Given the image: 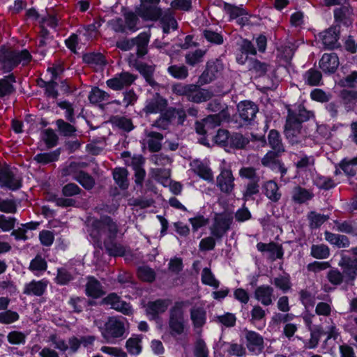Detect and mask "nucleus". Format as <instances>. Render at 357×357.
<instances>
[{
  "label": "nucleus",
  "mask_w": 357,
  "mask_h": 357,
  "mask_svg": "<svg viewBox=\"0 0 357 357\" xmlns=\"http://www.w3.org/2000/svg\"><path fill=\"white\" fill-rule=\"evenodd\" d=\"M118 232L116 222L111 217L103 215L93 221L90 235L97 241L100 240L102 235H107L104 246L108 254L114 257H121L125 254L126 249L123 245L115 241Z\"/></svg>",
  "instance_id": "nucleus-1"
},
{
  "label": "nucleus",
  "mask_w": 357,
  "mask_h": 357,
  "mask_svg": "<svg viewBox=\"0 0 357 357\" xmlns=\"http://www.w3.org/2000/svg\"><path fill=\"white\" fill-rule=\"evenodd\" d=\"M32 56L27 50H15L1 47L0 48V70L10 73L19 64L25 66L31 61Z\"/></svg>",
  "instance_id": "nucleus-2"
},
{
  "label": "nucleus",
  "mask_w": 357,
  "mask_h": 357,
  "mask_svg": "<svg viewBox=\"0 0 357 357\" xmlns=\"http://www.w3.org/2000/svg\"><path fill=\"white\" fill-rule=\"evenodd\" d=\"M172 91L173 93L185 96L189 101L197 104L206 102L213 96V93L211 90L201 88L194 84L177 83L172 86Z\"/></svg>",
  "instance_id": "nucleus-3"
},
{
  "label": "nucleus",
  "mask_w": 357,
  "mask_h": 357,
  "mask_svg": "<svg viewBox=\"0 0 357 357\" xmlns=\"http://www.w3.org/2000/svg\"><path fill=\"white\" fill-rule=\"evenodd\" d=\"M185 302L178 301L169 310V326L171 330L181 335L184 333L185 321L184 318Z\"/></svg>",
  "instance_id": "nucleus-4"
},
{
  "label": "nucleus",
  "mask_w": 357,
  "mask_h": 357,
  "mask_svg": "<svg viewBox=\"0 0 357 357\" xmlns=\"http://www.w3.org/2000/svg\"><path fill=\"white\" fill-rule=\"evenodd\" d=\"M237 109L238 115L237 121L241 126L253 123L259 111L256 104L248 100L242 101L238 104Z\"/></svg>",
  "instance_id": "nucleus-5"
},
{
  "label": "nucleus",
  "mask_w": 357,
  "mask_h": 357,
  "mask_svg": "<svg viewBox=\"0 0 357 357\" xmlns=\"http://www.w3.org/2000/svg\"><path fill=\"white\" fill-rule=\"evenodd\" d=\"M63 175L72 176L73 178L77 181L86 190H91L95 185L93 178L88 173L77 169V164L71 162L63 170Z\"/></svg>",
  "instance_id": "nucleus-6"
},
{
  "label": "nucleus",
  "mask_w": 357,
  "mask_h": 357,
  "mask_svg": "<svg viewBox=\"0 0 357 357\" xmlns=\"http://www.w3.org/2000/svg\"><path fill=\"white\" fill-rule=\"evenodd\" d=\"M231 224L232 218L229 215L216 214L209 228L211 234L215 237L217 241H220L229 230Z\"/></svg>",
  "instance_id": "nucleus-7"
},
{
  "label": "nucleus",
  "mask_w": 357,
  "mask_h": 357,
  "mask_svg": "<svg viewBox=\"0 0 357 357\" xmlns=\"http://www.w3.org/2000/svg\"><path fill=\"white\" fill-rule=\"evenodd\" d=\"M0 186L16 190L21 188L22 180L9 167H2L0 168Z\"/></svg>",
  "instance_id": "nucleus-8"
},
{
  "label": "nucleus",
  "mask_w": 357,
  "mask_h": 357,
  "mask_svg": "<svg viewBox=\"0 0 357 357\" xmlns=\"http://www.w3.org/2000/svg\"><path fill=\"white\" fill-rule=\"evenodd\" d=\"M136 79V75L128 72H122L116 74L114 77L107 79L106 84L110 89L114 91H120L125 87L130 86Z\"/></svg>",
  "instance_id": "nucleus-9"
},
{
  "label": "nucleus",
  "mask_w": 357,
  "mask_h": 357,
  "mask_svg": "<svg viewBox=\"0 0 357 357\" xmlns=\"http://www.w3.org/2000/svg\"><path fill=\"white\" fill-rule=\"evenodd\" d=\"M282 153L269 151L261 159V164L264 167H268L274 171H278L281 174V177L284 176L287 172L284 164L279 159Z\"/></svg>",
  "instance_id": "nucleus-10"
},
{
  "label": "nucleus",
  "mask_w": 357,
  "mask_h": 357,
  "mask_svg": "<svg viewBox=\"0 0 357 357\" xmlns=\"http://www.w3.org/2000/svg\"><path fill=\"white\" fill-rule=\"evenodd\" d=\"M284 133L291 145L302 144L305 141V135L302 132V125L294 123L290 119L286 121Z\"/></svg>",
  "instance_id": "nucleus-11"
},
{
  "label": "nucleus",
  "mask_w": 357,
  "mask_h": 357,
  "mask_svg": "<svg viewBox=\"0 0 357 357\" xmlns=\"http://www.w3.org/2000/svg\"><path fill=\"white\" fill-rule=\"evenodd\" d=\"M50 282L46 278L32 280L24 284L22 293L27 296H42L47 291Z\"/></svg>",
  "instance_id": "nucleus-12"
},
{
  "label": "nucleus",
  "mask_w": 357,
  "mask_h": 357,
  "mask_svg": "<svg viewBox=\"0 0 357 357\" xmlns=\"http://www.w3.org/2000/svg\"><path fill=\"white\" fill-rule=\"evenodd\" d=\"M171 303L169 299H157L149 301L146 305V312L151 319H156L160 314L164 313Z\"/></svg>",
  "instance_id": "nucleus-13"
},
{
  "label": "nucleus",
  "mask_w": 357,
  "mask_h": 357,
  "mask_svg": "<svg viewBox=\"0 0 357 357\" xmlns=\"http://www.w3.org/2000/svg\"><path fill=\"white\" fill-rule=\"evenodd\" d=\"M255 298L264 306H269L275 300L274 289L267 284L257 287L254 291Z\"/></svg>",
  "instance_id": "nucleus-14"
},
{
  "label": "nucleus",
  "mask_w": 357,
  "mask_h": 357,
  "mask_svg": "<svg viewBox=\"0 0 357 357\" xmlns=\"http://www.w3.org/2000/svg\"><path fill=\"white\" fill-rule=\"evenodd\" d=\"M217 186L224 193L229 194L234 188V177L230 169H223L216 178Z\"/></svg>",
  "instance_id": "nucleus-15"
},
{
  "label": "nucleus",
  "mask_w": 357,
  "mask_h": 357,
  "mask_svg": "<svg viewBox=\"0 0 357 357\" xmlns=\"http://www.w3.org/2000/svg\"><path fill=\"white\" fill-rule=\"evenodd\" d=\"M339 266L343 269V274L347 281H353L357 276V258H351L346 255H342Z\"/></svg>",
  "instance_id": "nucleus-16"
},
{
  "label": "nucleus",
  "mask_w": 357,
  "mask_h": 357,
  "mask_svg": "<svg viewBox=\"0 0 357 357\" xmlns=\"http://www.w3.org/2000/svg\"><path fill=\"white\" fill-rule=\"evenodd\" d=\"M190 314L194 331L201 333L202 328L206 323V310L201 306H194L190 309Z\"/></svg>",
  "instance_id": "nucleus-17"
},
{
  "label": "nucleus",
  "mask_w": 357,
  "mask_h": 357,
  "mask_svg": "<svg viewBox=\"0 0 357 357\" xmlns=\"http://www.w3.org/2000/svg\"><path fill=\"white\" fill-rule=\"evenodd\" d=\"M167 105V100L158 93H155L151 98L146 100L143 111L146 114H156L164 111Z\"/></svg>",
  "instance_id": "nucleus-18"
},
{
  "label": "nucleus",
  "mask_w": 357,
  "mask_h": 357,
  "mask_svg": "<svg viewBox=\"0 0 357 357\" xmlns=\"http://www.w3.org/2000/svg\"><path fill=\"white\" fill-rule=\"evenodd\" d=\"M144 158L142 155H135L131 158L130 166L135 171V183L140 188L143 186V182L146 176V172L142 167L144 164Z\"/></svg>",
  "instance_id": "nucleus-19"
},
{
  "label": "nucleus",
  "mask_w": 357,
  "mask_h": 357,
  "mask_svg": "<svg viewBox=\"0 0 357 357\" xmlns=\"http://www.w3.org/2000/svg\"><path fill=\"white\" fill-rule=\"evenodd\" d=\"M192 171L200 178L208 181H213V174L211 169L206 164L199 160H193L190 163Z\"/></svg>",
  "instance_id": "nucleus-20"
},
{
  "label": "nucleus",
  "mask_w": 357,
  "mask_h": 357,
  "mask_svg": "<svg viewBox=\"0 0 357 357\" xmlns=\"http://www.w3.org/2000/svg\"><path fill=\"white\" fill-rule=\"evenodd\" d=\"M137 13L139 16L145 20L155 21L160 18L162 15V10L157 5L141 4L137 8Z\"/></svg>",
  "instance_id": "nucleus-21"
},
{
  "label": "nucleus",
  "mask_w": 357,
  "mask_h": 357,
  "mask_svg": "<svg viewBox=\"0 0 357 357\" xmlns=\"http://www.w3.org/2000/svg\"><path fill=\"white\" fill-rule=\"evenodd\" d=\"M16 77L13 73L0 78V98H9L15 92Z\"/></svg>",
  "instance_id": "nucleus-22"
},
{
  "label": "nucleus",
  "mask_w": 357,
  "mask_h": 357,
  "mask_svg": "<svg viewBox=\"0 0 357 357\" xmlns=\"http://www.w3.org/2000/svg\"><path fill=\"white\" fill-rule=\"evenodd\" d=\"M105 331L108 335H123L125 333V319L123 317H109L105 324Z\"/></svg>",
  "instance_id": "nucleus-23"
},
{
  "label": "nucleus",
  "mask_w": 357,
  "mask_h": 357,
  "mask_svg": "<svg viewBox=\"0 0 357 357\" xmlns=\"http://www.w3.org/2000/svg\"><path fill=\"white\" fill-rule=\"evenodd\" d=\"M339 66V59L336 54H324L319 61V67L324 73H333Z\"/></svg>",
  "instance_id": "nucleus-24"
},
{
  "label": "nucleus",
  "mask_w": 357,
  "mask_h": 357,
  "mask_svg": "<svg viewBox=\"0 0 357 357\" xmlns=\"http://www.w3.org/2000/svg\"><path fill=\"white\" fill-rule=\"evenodd\" d=\"M159 19L164 33L168 34L170 29L175 31L178 29V23L171 8L162 13Z\"/></svg>",
  "instance_id": "nucleus-25"
},
{
  "label": "nucleus",
  "mask_w": 357,
  "mask_h": 357,
  "mask_svg": "<svg viewBox=\"0 0 357 357\" xmlns=\"http://www.w3.org/2000/svg\"><path fill=\"white\" fill-rule=\"evenodd\" d=\"M312 114L307 111L304 107L298 105L294 109L288 110L287 121L291 119L293 123L302 125V123L310 119Z\"/></svg>",
  "instance_id": "nucleus-26"
},
{
  "label": "nucleus",
  "mask_w": 357,
  "mask_h": 357,
  "mask_svg": "<svg viewBox=\"0 0 357 357\" xmlns=\"http://www.w3.org/2000/svg\"><path fill=\"white\" fill-rule=\"evenodd\" d=\"M49 71L52 73V78L50 82L42 81L43 85L42 86L45 87V93L47 96L52 97L53 98H56L59 93L56 91V88L57 86V83L55 82L56 77L61 69L60 67L56 68H50L48 69Z\"/></svg>",
  "instance_id": "nucleus-27"
},
{
  "label": "nucleus",
  "mask_w": 357,
  "mask_h": 357,
  "mask_svg": "<svg viewBox=\"0 0 357 357\" xmlns=\"http://www.w3.org/2000/svg\"><path fill=\"white\" fill-rule=\"evenodd\" d=\"M86 294L93 298H100L105 294L102 284L93 276H89L87 278Z\"/></svg>",
  "instance_id": "nucleus-28"
},
{
  "label": "nucleus",
  "mask_w": 357,
  "mask_h": 357,
  "mask_svg": "<svg viewBox=\"0 0 357 357\" xmlns=\"http://www.w3.org/2000/svg\"><path fill=\"white\" fill-rule=\"evenodd\" d=\"M263 193L273 202H278L282 196L276 182L269 180L264 182L261 186Z\"/></svg>",
  "instance_id": "nucleus-29"
},
{
  "label": "nucleus",
  "mask_w": 357,
  "mask_h": 357,
  "mask_svg": "<svg viewBox=\"0 0 357 357\" xmlns=\"http://www.w3.org/2000/svg\"><path fill=\"white\" fill-rule=\"evenodd\" d=\"M220 70L221 66L219 63L215 62H208L206 64V70L199 77V82L202 84L211 82L213 79H215Z\"/></svg>",
  "instance_id": "nucleus-30"
},
{
  "label": "nucleus",
  "mask_w": 357,
  "mask_h": 357,
  "mask_svg": "<svg viewBox=\"0 0 357 357\" xmlns=\"http://www.w3.org/2000/svg\"><path fill=\"white\" fill-rule=\"evenodd\" d=\"M145 133V141L149 150L151 152H158L160 151L164 136L161 133L154 131H146Z\"/></svg>",
  "instance_id": "nucleus-31"
},
{
  "label": "nucleus",
  "mask_w": 357,
  "mask_h": 357,
  "mask_svg": "<svg viewBox=\"0 0 357 357\" xmlns=\"http://www.w3.org/2000/svg\"><path fill=\"white\" fill-rule=\"evenodd\" d=\"M257 248L260 252H270V257L272 260L281 259L283 257L284 252L282 246L275 243H264L260 242L257 244Z\"/></svg>",
  "instance_id": "nucleus-32"
},
{
  "label": "nucleus",
  "mask_w": 357,
  "mask_h": 357,
  "mask_svg": "<svg viewBox=\"0 0 357 357\" xmlns=\"http://www.w3.org/2000/svg\"><path fill=\"white\" fill-rule=\"evenodd\" d=\"M320 38L325 48H335L339 38L337 28H329L320 33Z\"/></svg>",
  "instance_id": "nucleus-33"
},
{
  "label": "nucleus",
  "mask_w": 357,
  "mask_h": 357,
  "mask_svg": "<svg viewBox=\"0 0 357 357\" xmlns=\"http://www.w3.org/2000/svg\"><path fill=\"white\" fill-rule=\"evenodd\" d=\"M229 113L223 112L215 114L208 115L204 119L205 126L209 132L211 130L219 126L222 121L229 119Z\"/></svg>",
  "instance_id": "nucleus-34"
},
{
  "label": "nucleus",
  "mask_w": 357,
  "mask_h": 357,
  "mask_svg": "<svg viewBox=\"0 0 357 357\" xmlns=\"http://www.w3.org/2000/svg\"><path fill=\"white\" fill-rule=\"evenodd\" d=\"M150 36L146 32L141 33L134 38L135 46L137 47V56L142 57L148 52V45Z\"/></svg>",
  "instance_id": "nucleus-35"
},
{
  "label": "nucleus",
  "mask_w": 357,
  "mask_h": 357,
  "mask_svg": "<svg viewBox=\"0 0 357 357\" xmlns=\"http://www.w3.org/2000/svg\"><path fill=\"white\" fill-rule=\"evenodd\" d=\"M140 74L144 77L146 82L151 86L157 85V82L153 78L154 67L149 66L144 63H136L133 65Z\"/></svg>",
  "instance_id": "nucleus-36"
},
{
  "label": "nucleus",
  "mask_w": 357,
  "mask_h": 357,
  "mask_svg": "<svg viewBox=\"0 0 357 357\" xmlns=\"http://www.w3.org/2000/svg\"><path fill=\"white\" fill-rule=\"evenodd\" d=\"M326 241L338 248H347L349 245V238L344 235L334 234L328 231L324 232Z\"/></svg>",
  "instance_id": "nucleus-37"
},
{
  "label": "nucleus",
  "mask_w": 357,
  "mask_h": 357,
  "mask_svg": "<svg viewBox=\"0 0 357 357\" xmlns=\"http://www.w3.org/2000/svg\"><path fill=\"white\" fill-rule=\"evenodd\" d=\"M313 193L301 186L295 187L292 190L291 199L295 203L301 204L312 199Z\"/></svg>",
  "instance_id": "nucleus-38"
},
{
  "label": "nucleus",
  "mask_w": 357,
  "mask_h": 357,
  "mask_svg": "<svg viewBox=\"0 0 357 357\" xmlns=\"http://www.w3.org/2000/svg\"><path fill=\"white\" fill-rule=\"evenodd\" d=\"M47 268V262L40 255H37L30 262L29 270L39 276Z\"/></svg>",
  "instance_id": "nucleus-39"
},
{
  "label": "nucleus",
  "mask_w": 357,
  "mask_h": 357,
  "mask_svg": "<svg viewBox=\"0 0 357 357\" xmlns=\"http://www.w3.org/2000/svg\"><path fill=\"white\" fill-rule=\"evenodd\" d=\"M223 10L229 15L230 20L237 19L241 16L249 15L248 12L243 8V5L238 6L229 3H225Z\"/></svg>",
  "instance_id": "nucleus-40"
},
{
  "label": "nucleus",
  "mask_w": 357,
  "mask_h": 357,
  "mask_svg": "<svg viewBox=\"0 0 357 357\" xmlns=\"http://www.w3.org/2000/svg\"><path fill=\"white\" fill-rule=\"evenodd\" d=\"M206 53V50L202 49H197L195 51L188 52L185 55V61L186 64L194 67L203 62Z\"/></svg>",
  "instance_id": "nucleus-41"
},
{
  "label": "nucleus",
  "mask_w": 357,
  "mask_h": 357,
  "mask_svg": "<svg viewBox=\"0 0 357 357\" xmlns=\"http://www.w3.org/2000/svg\"><path fill=\"white\" fill-rule=\"evenodd\" d=\"M268 142L273 151L284 153V147L280 133L276 130H271L268 135Z\"/></svg>",
  "instance_id": "nucleus-42"
},
{
  "label": "nucleus",
  "mask_w": 357,
  "mask_h": 357,
  "mask_svg": "<svg viewBox=\"0 0 357 357\" xmlns=\"http://www.w3.org/2000/svg\"><path fill=\"white\" fill-rule=\"evenodd\" d=\"M128 171L125 168H116L113 171V177L120 188L126 190L128 188Z\"/></svg>",
  "instance_id": "nucleus-43"
},
{
  "label": "nucleus",
  "mask_w": 357,
  "mask_h": 357,
  "mask_svg": "<svg viewBox=\"0 0 357 357\" xmlns=\"http://www.w3.org/2000/svg\"><path fill=\"white\" fill-rule=\"evenodd\" d=\"M330 249L325 244H314L310 248V255L318 259H325L330 256Z\"/></svg>",
  "instance_id": "nucleus-44"
},
{
  "label": "nucleus",
  "mask_w": 357,
  "mask_h": 357,
  "mask_svg": "<svg viewBox=\"0 0 357 357\" xmlns=\"http://www.w3.org/2000/svg\"><path fill=\"white\" fill-rule=\"evenodd\" d=\"M56 125L57 126L58 132L62 136L73 137L75 135V132L77 131L76 128L64 120L61 119L56 120Z\"/></svg>",
  "instance_id": "nucleus-45"
},
{
  "label": "nucleus",
  "mask_w": 357,
  "mask_h": 357,
  "mask_svg": "<svg viewBox=\"0 0 357 357\" xmlns=\"http://www.w3.org/2000/svg\"><path fill=\"white\" fill-rule=\"evenodd\" d=\"M110 95L98 87L91 89L89 95V99L91 103L96 104L101 102L109 101Z\"/></svg>",
  "instance_id": "nucleus-46"
},
{
  "label": "nucleus",
  "mask_w": 357,
  "mask_h": 357,
  "mask_svg": "<svg viewBox=\"0 0 357 357\" xmlns=\"http://www.w3.org/2000/svg\"><path fill=\"white\" fill-rule=\"evenodd\" d=\"M248 349L255 353H260L264 348V340L261 336H246Z\"/></svg>",
  "instance_id": "nucleus-47"
},
{
  "label": "nucleus",
  "mask_w": 357,
  "mask_h": 357,
  "mask_svg": "<svg viewBox=\"0 0 357 357\" xmlns=\"http://www.w3.org/2000/svg\"><path fill=\"white\" fill-rule=\"evenodd\" d=\"M321 73L315 69L311 68L303 75L305 83L310 86H317L321 80Z\"/></svg>",
  "instance_id": "nucleus-48"
},
{
  "label": "nucleus",
  "mask_w": 357,
  "mask_h": 357,
  "mask_svg": "<svg viewBox=\"0 0 357 357\" xmlns=\"http://www.w3.org/2000/svg\"><path fill=\"white\" fill-rule=\"evenodd\" d=\"M60 155L59 150H55L49 153H39L34 156V160L43 165L58 160Z\"/></svg>",
  "instance_id": "nucleus-49"
},
{
  "label": "nucleus",
  "mask_w": 357,
  "mask_h": 357,
  "mask_svg": "<svg viewBox=\"0 0 357 357\" xmlns=\"http://www.w3.org/2000/svg\"><path fill=\"white\" fill-rule=\"evenodd\" d=\"M269 65L265 62H261L257 59H250L249 61V70L255 73L257 76H263L268 71Z\"/></svg>",
  "instance_id": "nucleus-50"
},
{
  "label": "nucleus",
  "mask_w": 357,
  "mask_h": 357,
  "mask_svg": "<svg viewBox=\"0 0 357 357\" xmlns=\"http://www.w3.org/2000/svg\"><path fill=\"white\" fill-rule=\"evenodd\" d=\"M168 73L174 78L185 79L188 76V69L184 65H172L168 67Z\"/></svg>",
  "instance_id": "nucleus-51"
},
{
  "label": "nucleus",
  "mask_w": 357,
  "mask_h": 357,
  "mask_svg": "<svg viewBox=\"0 0 357 357\" xmlns=\"http://www.w3.org/2000/svg\"><path fill=\"white\" fill-rule=\"evenodd\" d=\"M249 139L241 133H233L229 137V144L231 147L241 149L249 143Z\"/></svg>",
  "instance_id": "nucleus-52"
},
{
  "label": "nucleus",
  "mask_w": 357,
  "mask_h": 357,
  "mask_svg": "<svg viewBox=\"0 0 357 357\" xmlns=\"http://www.w3.org/2000/svg\"><path fill=\"white\" fill-rule=\"evenodd\" d=\"M307 218L309 220L310 227L312 229H317L328 219V216L312 211L308 214Z\"/></svg>",
  "instance_id": "nucleus-53"
},
{
  "label": "nucleus",
  "mask_w": 357,
  "mask_h": 357,
  "mask_svg": "<svg viewBox=\"0 0 357 357\" xmlns=\"http://www.w3.org/2000/svg\"><path fill=\"white\" fill-rule=\"evenodd\" d=\"M259 192V182L250 181L249 182L243 193V199L247 202L250 199H254L253 195H257Z\"/></svg>",
  "instance_id": "nucleus-54"
},
{
  "label": "nucleus",
  "mask_w": 357,
  "mask_h": 357,
  "mask_svg": "<svg viewBox=\"0 0 357 357\" xmlns=\"http://www.w3.org/2000/svg\"><path fill=\"white\" fill-rule=\"evenodd\" d=\"M113 123L116 127L125 132H130L134 128L132 120L126 116H116Z\"/></svg>",
  "instance_id": "nucleus-55"
},
{
  "label": "nucleus",
  "mask_w": 357,
  "mask_h": 357,
  "mask_svg": "<svg viewBox=\"0 0 357 357\" xmlns=\"http://www.w3.org/2000/svg\"><path fill=\"white\" fill-rule=\"evenodd\" d=\"M72 274L65 268L57 269V275L54 279L55 282L60 285H66L73 280Z\"/></svg>",
  "instance_id": "nucleus-56"
},
{
  "label": "nucleus",
  "mask_w": 357,
  "mask_h": 357,
  "mask_svg": "<svg viewBox=\"0 0 357 357\" xmlns=\"http://www.w3.org/2000/svg\"><path fill=\"white\" fill-rule=\"evenodd\" d=\"M141 340L138 337L129 338L126 344V347L131 355H138L142 351V346L140 344Z\"/></svg>",
  "instance_id": "nucleus-57"
},
{
  "label": "nucleus",
  "mask_w": 357,
  "mask_h": 357,
  "mask_svg": "<svg viewBox=\"0 0 357 357\" xmlns=\"http://www.w3.org/2000/svg\"><path fill=\"white\" fill-rule=\"evenodd\" d=\"M43 139L48 148H52L57 144L59 137L52 129L47 128L43 132Z\"/></svg>",
  "instance_id": "nucleus-58"
},
{
  "label": "nucleus",
  "mask_w": 357,
  "mask_h": 357,
  "mask_svg": "<svg viewBox=\"0 0 357 357\" xmlns=\"http://www.w3.org/2000/svg\"><path fill=\"white\" fill-rule=\"evenodd\" d=\"M202 282L207 285L218 288L219 286V281L217 280L213 274L211 273L210 268H204L202 273Z\"/></svg>",
  "instance_id": "nucleus-59"
},
{
  "label": "nucleus",
  "mask_w": 357,
  "mask_h": 357,
  "mask_svg": "<svg viewBox=\"0 0 357 357\" xmlns=\"http://www.w3.org/2000/svg\"><path fill=\"white\" fill-rule=\"evenodd\" d=\"M137 275L143 281L151 282L155 278V274L153 269L148 266H142L138 268Z\"/></svg>",
  "instance_id": "nucleus-60"
},
{
  "label": "nucleus",
  "mask_w": 357,
  "mask_h": 357,
  "mask_svg": "<svg viewBox=\"0 0 357 357\" xmlns=\"http://www.w3.org/2000/svg\"><path fill=\"white\" fill-rule=\"evenodd\" d=\"M85 63L91 65L101 66L105 63V58L100 53H89L83 56Z\"/></svg>",
  "instance_id": "nucleus-61"
},
{
  "label": "nucleus",
  "mask_w": 357,
  "mask_h": 357,
  "mask_svg": "<svg viewBox=\"0 0 357 357\" xmlns=\"http://www.w3.org/2000/svg\"><path fill=\"white\" fill-rule=\"evenodd\" d=\"M239 175L242 178L250 180V181H260V176L257 174L254 167H243L239 170Z\"/></svg>",
  "instance_id": "nucleus-62"
},
{
  "label": "nucleus",
  "mask_w": 357,
  "mask_h": 357,
  "mask_svg": "<svg viewBox=\"0 0 357 357\" xmlns=\"http://www.w3.org/2000/svg\"><path fill=\"white\" fill-rule=\"evenodd\" d=\"M314 183L318 188L324 190H330L335 185L332 178L324 176H317Z\"/></svg>",
  "instance_id": "nucleus-63"
},
{
  "label": "nucleus",
  "mask_w": 357,
  "mask_h": 357,
  "mask_svg": "<svg viewBox=\"0 0 357 357\" xmlns=\"http://www.w3.org/2000/svg\"><path fill=\"white\" fill-rule=\"evenodd\" d=\"M193 352L195 357H208V350L206 343L202 339L196 341Z\"/></svg>",
  "instance_id": "nucleus-64"
}]
</instances>
